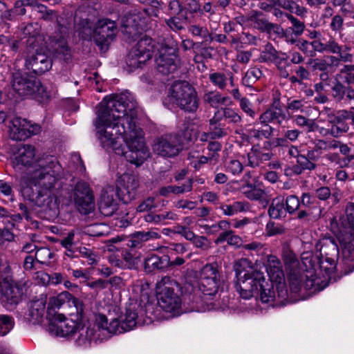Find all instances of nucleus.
Listing matches in <instances>:
<instances>
[{
  "label": "nucleus",
  "instance_id": "1",
  "mask_svg": "<svg viewBox=\"0 0 354 354\" xmlns=\"http://www.w3.org/2000/svg\"><path fill=\"white\" fill-rule=\"evenodd\" d=\"M138 104L129 92L105 97L100 103L95 125L102 147L141 165L149 157L143 132L137 126Z\"/></svg>",
  "mask_w": 354,
  "mask_h": 354
},
{
  "label": "nucleus",
  "instance_id": "2",
  "mask_svg": "<svg viewBox=\"0 0 354 354\" xmlns=\"http://www.w3.org/2000/svg\"><path fill=\"white\" fill-rule=\"evenodd\" d=\"M63 176V168L59 172H51L45 176L39 174L38 177L32 178L30 183L21 186L22 194L41 211L55 216L57 214L62 196L60 180Z\"/></svg>",
  "mask_w": 354,
  "mask_h": 354
},
{
  "label": "nucleus",
  "instance_id": "3",
  "mask_svg": "<svg viewBox=\"0 0 354 354\" xmlns=\"http://www.w3.org/2000/svg\"><path fill=\"white\" fill-rule=\"evenodd\" d=\"M152 309L151 304L148 303L142 306L138 301L131 302L120 320L113 319L109 322L105 315L99 313L95 315V324L100 330L109 334L122 333L133 329L136 326L151 323Z\"/></svg>",
  "mask_w": 354,
  "mask_h": 354
},
{
  "label": "nucleus",
  "instance_id": "4",
  "mask_svg": "<svg viewBox=\"0 0 354 354\" xmlns=\"http://www.w3.org/2000/svg\"><path fill=\"white\" fill-rule=\"evenodd\" d=\"M16 163L30 168L20 180V185L30 183L32 178L38 177L39 174L44 176L51 172H59L62 168L59 162L53 156L36 153L35 147L24 145L18 151L15 158Z\"/></svg>",
  "mask_w": 354,
  "mask_h": 354
},
{
  "label": "nucleus",
  "instance_id": "5",
  "mask_svg": "<svg viewBox=\"0 0 354 354\" xmlns=\"http://www.w3.org/2000/svg\"><path fill=\"white\" fill-rule=\"evenodd\" d=\"M315 255L311 251L302 252L301 259L306 270H316L319 268L329 275L336 268L339 256L338 246L332 238H323L316 244Z\"/></svg>",
  "mask_w": 354,
  "mask_h": 354
},
{
  "label": "nucleus",
  "instance_id": "6",
  "mask_svg": "<svg viewBox=\"0 0 354 354\" xmlns=\"http://www.w3.org/2000/svg\"><path fill=\"white\" fill-rule=\"evenodd\" d=\"M169 97L181 109L194 113L198 108L199 99L194 87L186 81L175 82L169 88Z\"/></svg>",
  "mask_w": 354,
  "mask_h": 354
},
{
  "label": "nucleus",
  "instance_id": "7",
  "mask_svg": "<svg viewBox=\"0 0 354 354\" xmlns=\"http://www.w3.org/2000/svg\"><path fill=\"white\" fill-rule=\"evenodd\" d=\"M11 84L13 90L20 96L36 95L42 99L50 97L49 93L39 80L20 71L13 73Z\"/></svg>",
  "mask_w": 354,
  "mask_h": 354
},
{
  "label": "nucleus",
  "instance_id": "8",
  "mask_svg": "<svg viewBox=\"0 0 354 354\" xmlns=\"http://www.w3.org/2000/svg\"><path fill=\"white\" fill-rule=\"evenodd\" d=\"M157 48L156 42L145 35L127 55L125 62L128 70L131 71L145 64L149 60Z\"/></svg>",
  "mask_w": 354,
  "mask_h": 354
},
{
  "label": "nucleus",
  "instance_id": "9",
  "mask_svg": "<svg viewBox=\"0 0 354 354\" xmlns=\"http://www.w3.org/2000/svg\"><path fill=\"white\" fill-rule=\"evenodd\" d=\"M83 315L84 313L80 316V315L77 313L76 320L72 318H66L62 314L55 315L49 324L48 331L56 336L69 337L76 333H79L80 336H82L85 332V328L81 322ZM86 333V335L84 339L88 338L87 330Z\"/></svg>",
  "mask_w": 354,
  "mask_h": 354
},
{
  "label": "nucleus",
  "instance_id": "10",
  "mask_svg": "<svg viewBox=\"0 0 354 354\" xmlns=\"http://www.w3.org/2000/svg\"><path fill=\"white\" fill-rule=\"evenodd\" d=\"M153 54L156 56L157 70L163 75L174 73L178 66L176 48L157 42Z\"/></svg>",
  "mask_w": 354,
  "mask_h": 354
},
{
  "label": "nucleus",
  "instance_id": "11",
  "mask_svg": "<svg viewBox=\"0 0 354 354\" xmlns=\"http://www.w3.org/2000/svg\"><path fill=\"white\" fill-rule=\"evenodd\" d=\"M20 289L14 283L10 269L0 270V301L7 308H11L20 300Z\"/></svg>",
  "mask_w": 354,
  "mask_h": 354
},
{
  "label": "nucleus",
  "instance_id": "12",
  "mask_svg": "<svg viewBox=\"0 0 354 354\" xmlns=\"http://www.w3.org/2000/svg\"><path fill=\"white\" fill-rule=\"evenodd\" d=\"M346 218L348 225V240L344 239L342 244V255L344 265L348 270L345 273L354 270V203H348L345 209Z\"/></svg>",
  "mask_w": 354,
  "mask_h": 354
},
{
  "label": "nucleus",
  "instance_id": "13",
  "mask_svg": "<svg viewBox=\"0 0 354 354\" xmlns=\"http://www.w3.org/2000/svg\"><path fill=\"white\" fill-rule=\"evenodd\" d=\"M221 286L220 275L216 265L206 264L201 270L198 289L204 296L212 297L218 292Z\"/></svg>",
  "mask_w": 354,
  "mask_h": 354
},
{
  "label": "nucleus",
  "instance_id": "14",
  "mask_svg": "<svg viewBox=\"0 0 354 354\" xmlns=\"http://www.w3.org/2000/svg\"><path fill=\"white\" fill-rule=\"evenodd\" d=\"M41 127L37 124L21 117H15L9 121L8 135L13 140H24L41 131Z\"/></svg>",
  "mask_w": 354,
  "mask_h": 354
},
{
  "label": "nucleus",
  "instance_id": "15",
  "mask_svg": "<svg viewBox=\"0 0 354 354\" xmlns=\"http://www.w3.org/2000/svg\"><path fill=\"white\" fill-rule=\"evenodd\" d=\"M182 149L181 142L176 134H165L153 141V153L163 158H173L178 155Z\"/></svg>",
  "mask_w": 354,
  "mask_h": 354
},
{
  "label": "nucleus",
  "instance_id": "16",
  "mask_svg": "<svg viewBox=\"0 0 354 354\" xmlns=\"http://www.w3.org/2000/svg\"><path fill=\"white\" fill-rule=\"evenodd\" d=\"M266 270L270 281L276 283V289L278 291V297L280 301L288 298V290L282 281L284 279V274L282 264L280 260L274 255L267 257Z\"/></svg>",
  "mask_w": 354,
  "mask_h": 354
},
{
  "label": "nucleus",
  "instance_id": "17",
  "mask_svg": "<svg viewBox=\"0 0 354 354\" xmlns=\"http://www.w3.org/2000/svg\"><path fill=\"white\" fill-rule=\"evenodd\" d=\"M351 50H345L340 53H336L337 57L334 55H326L322 58L312 59L308 64L311 65L313 71L320 72L330 71L333 67L337 68L341 62L351 63L354 60L353 55L350 53Z\"/></svg>",
  "mask_w": 354,
  "mask_h": 354
},
{
  "label": "nucleus",
  "instance_id": "18",
  "mask_svg": "<svg viewBox=\"0 0 354 354\" xmlns=\"http://www.w3.org/2000/svg\"><path fill=\"white\" fill-rule=\"evenodd\" d=\"M75 204L79 212L88 214L93 211L95 203L93 193L88 185L84 182H78L74 189Z\"/></svg>",
  "mask_w": 354,
  "mask_h": 354
},
{
  "label": "nucleus",
  "instance_id": "19",
  "mask_svg": "<svg viewBox=\"0 0 354 354\" xmlns=\"http://www.w3.org/2000/svg\"><path fill=\"white\" fill-rule=\"evenodd\" d=\"M139 186L138 178L133 174H124L117 180L116 193L125 203L135 198Z\"/></svg>",
  "mask_w": 354,
  "mask_h": 354
},
{
  "label": "nucleus",
  "instance_id": "20",
  "mask_svg": "<svg viewBox=\"0 0 354 354\" xmlns=\"http://www.w3.org/2000/svg\"><path fill=\"white\" fill-rule=\"evenodd\" d=\"M263 274L262 272H253L250 276L237 279L235 287L243 299H249L255 292H259V283L263 279Z\"/></svg>",
  "mask_w": 354,
  "mask_h": 354
},
{
  "label": "nucleus",
  "instance_id": "21",
  "mask_svg": "<svg viewBox=\"0 0 354 354\" xmlns=\"http://www.w3.org/2000/svg\"><path fill=\"white\" fill-rule=\"evenodd\" d=\"M181 303L180 297L170 287H165L158 291V304L163 310L179 315Z\"/></svg>",
  "mask_w": 354,
  "mask_h": 354
},
{
  "label": "nucleus",
  "instance_id": "22",
  "mask_svg": "<svg viewBox=\"0 0 354 354\" xmlns=\"http://www.w3.org/2000/svg\"><path fill=\"white\" fill-rule=\"evenodd\" d=\"M117 195L115 189L112 185H107L102 189L98 203L102 214L105 216H111L117 211L118 207V203L115 198Z\"/></svg>",
  "mask_w": 354,
  "mask_h": 354
},
{
  "label": "nucleus",
  "instance_id": "23",
  "mask_svg": "<svg viewBox=\"0 0 354 354\" xmlns=\"http://www.w3.org/2000/svg\"><path fill=\"white\" fill-rule=\"evenodd\" d=\"M26 66L35 74L40 75L50 70L52 60L46 54L37 51L27 57Z\"/></svg>",
  "mask_w": 354,
  "mask_h": 354
},
{
  "label": "nucleus",
  "instance_id": "24",
  "mask_svg": "<svg viewBox=\"0 0 354 354\" xmlns=\"http://www.w3.org/2000/svg\"><path fill=\"white\" fill-rule=\"evenodd\" d=\"M66 301H68L70 306L73 305L75 307L76 313L82 316L84 313V305L82 301L73 297L68 292H62L58 296L51 297L48 303L47 313L51 314L52 309L59 308L64 304Z\"/></svg>",
  "mask_w": 354,
  "mask_h": 354
},
{
  "label": "nucleus",
  "instance_id": "25",
  "mask_svg": "<svg viewBox=\"0 0 354 354\" xmlns=\"http://www.w3.org/2000/svg\"><path fill=\"white\" fill-rule=\"evenodd\" d=\"M117 32L116 24L109 19H102L97 21L95 28V37L97 42L105 44L112 40Z\"/></svg>",
  "mask_w": 354,
  "mask_h": 354
},
{
  "label": "nucleus",
  "instance_id": "26",
  "mask_svg": "<svg viewBox=\"0 0 354 354\" xmlns=\"http://www.w3.org/2000/svg\"><path fill=\"white\" fill-rule=\"evenodd\" d=\"M46 297L41 295L39 298L32 300L28 311L24 315L25 319L33 324L41 322L46 310Z\"/></svg>",
  "mask_w": 354,
  "mask_h": 354
},
{
  "label": "nucleus",
  "instance_id": "27",
  "mask_svg": "<svg viewBox=\"0 0 354 354\" xmlns=\"http://www.w3.org/2000/svg\"><path fill=\"white\" fill-rule=\"evenodd\" d=\"M311 49L315 54L316 52L322 53L327 52L329 53H340L341 51L345 50H351V47L348 45H340L335 39L329 35L328 41L322 44L319 40H313L310 41Z\"/></svg>",
  "mask_w": 354,
  "mask_h": 354
},
{
  "label": "nucleus",
  "instance_id": "28",
  "mask_svg": "<svg viewBox=\"0 0 354 354\" xmlns=\"http://www.w3.org/2000/svg\"><path fill=\"white\" fill-rule=\"evenodd\" d=\"M309 272L310 273V277L300 273L298 270L290 271V286L294 292H298L302 288L308 290L313 286L315 279L313 278V273L310 271Z\"/></svg>",
  "mask_w": 354,
  "mask_h": 354
},
{
  "label": "nucleus",
  "instance_id": "29",
  "mask_svg": "<svg viewBox=\"0 0 354 354\" xmlns=\"http://www.w3.org/2000/svg\"><path fill=\"white\" fill-rule=\"evenodd\" d=\"M270 280H266L263 274V279L259 283V292H260V299L263 303H270L276 301L277 304L284 305L287 298L283 301H280L278 297V291L277 293L274 290V283Z\"/></svg>",
  "mask_w": 354,
  "mask_h": 354
},
{
  "label": "nucleus",
  "instance_id": "30",
  "mask_svg": "<svg viewBox=\"0 0 354 354\" xmlns=\"http://www.w3.org/2000/svg\"><path fill=\"white\" fill-rule=\"evenodd\" d=\"M31 8L33 10L37 12L40 15V17L48 21H56L57 23V26L59 28V31L62 33H66V28L60 25L58 21V13L57 12L49 9L46 6L37 2V1H34L33 3H31Z\"/></svg>",
  "mask_w": 354,
  "mask_h": 354
},
{
  "label": "nucleus",
  "instance_id": "31",
  "mask_svg": "<svg viewBox=\"0 0 354 354\" xmlns=\"http://www.w3.org/2000/svg\"><path fill=\"white\" fill-rule=\"evenodd\" d=\"M272 156V153L265 152L259 145H254L248 153V165L252 167H259L270 160Z\"/></svg>",
  "mask_w": 354,
  "mask_h": 354
},
{
  "label": "nucleus",
  "instance_id": "32",
  "mask_svg": "<svg viewBox=\"0 0 354 354\" xmlns=\"http://www.w3.org/2000/svg\"><path fill=\"white\" fill-rule=\"evenodd\" d=\"M328 122L330 124V127L324 130V135L330 134L334 138H338L349 129L348 125L334 113L328 114Z\"/></svg>",
  "mask_w": 354,
  "mask_h": 354
},
{
  "label": "nucleus",
  "instance_id": "33",
  "mask_svg": "<svg viewBox=\"0 0 354 354\" xmlns=\"http://www.w3.org/2000/svg\"><path fill=\"white\" fill-rule=\"evenodd\" d=\"M169 256L159 257L157 254H151L145 260V270L147 272L154 270H165L168 268Z\"/></svg>",
  "mask_w": 354,
  "mask_h": 354
},
{
  "label": "nucleus",
  "instance_id": "34",
  "mask_svg": "<svg viewBox=\"0 0 354 354\" xmlns=\"http://www.w3.org/2000/svg\"><path fill=\"white\" fill-rule=\"evenodd\" d=\"M209 80L214 86L221 90L225 89L228 82L231 86H234V75L231 72H212L209 75Z\"/></svg>",
  "mask_w": 354,
  "mask_h": 354
},
{
  "label": "nucleus",
  "instance_id": "35",
  "mask_svg": "<svg viewBox=\"0 0 354 354\" xmlns=\"http://www.w3.org/2000/svg\"><path fill=\"white\" fill-rule=\"evenodd\" d=\"M286 119V115L281 108L275 107L263 112L259 117L260 123L273 122L281 125Z\"/></svg>",
  "mask_w": 354,
  "mask_h": 354
},
{
  "label": "nucleus",
  "instance_id": "36",
  "mask_svg": "<svg viewBox=\"0 0 354 354\" xmlns=\"http://www.w3.org/2000/svg\"><path fill=\"white\" fill-rule=\"evenodd\" d=\"M218 208L225 216H232L240 212H248L250 205L245 201H234L231 204L221 203Z\"/></svg>",
  "mask_w": 354,
  "mask_h": 354
},
{
  "label": "nucleus",
  "instance_id": "37",
  "mask_svg": "<svg viewBox=\"0 0 354 354\" xmlns=\"http://www.w3.org/2000/svg\"><path fill=\"white\" fill-rule=\"evenodd\" d=\"M286 212L283 197L279 196L273 198L268 211L269 216L273 219H279L285 217Z\"/></svg>",
  "mask_w": 354,
  "mask_h": 354
},
{
  "label": "nucleus",
  "instance_id": "38",
  "mask_svg": "<svg viewBox=\"0 0 354 354\" xmlns=\"http://www.w3.org/2000/svg\"><path fill=\"white\" fill-rule=\"evenodd\" d=\"M250 20L253 22V26L255 28L266 32H271L272 31L279 32L281 30L277 24L269 22V21L264 18L260 17L258 13H255L250 17Z\"/></svg>",
  "mask_w": 354,
  "mask_h": 354
},
{
  "label": "nucleus",
  "instance_id": "39",
  "mask_svg": "<svg viewBox=\"0 0 354 354\" xmlns=\"http://www.w3.org/2000/svg\"><path fill=\"white\" fill-rule=\"evenodd\" d=\"M234 270L237 279L252 275L253 272H261L252 267V263L247 259L242 258L234 263Z\"/></svg>",
  "mask_w": 354,
  "mask_h": 354
},
{
  "label": "nucleus",
  "instance_id": "40",
  "mask_svg": "<svg viewBox=\"0 0 354 354\" xmlns=\"http://www.w3.org/2000/svg\"><path fill=\"white\" fill-rule=\"evenodd\" d=\"M261 127H259V123L255 124L254 127L249 130V134L252 138L257 140L269 138L272 136L274 129L267 123H261Z\"/></svg>",
  "mask_w": 354,
  "mask_h": 354
},
{
  "label": "nucleus",
  "instance_id": "41",
  "mask_svg": "<svg viewBox=\"0 0 354 354\" xmlns=\"http://www.w3.org/2000/svg\"><path fill=\"white\" fill-rule=\"evenodd\" d=\"M282 258L288 270L290 271L297 270L299 261L295 252L287 245L283 247Z\"/></svg>",
  "mask_w": 354,
  "mask_h": 354
},
{
  "label": "nucleus",
  "instance_id": "42",
  "mask_svg": "<svg viewBox=\"0 0 354 354\" xmlns=\"http://www.w3.org/2000/svg\"><path fill=\"white\" fill-rule=\"evenodd\" d=\"M242 193L250 200L260 201L263 198L265 192L252 183H247L241 188Z\"/></svg>",
  "mask_w": 354,
  "mask_h": 354
},
{
  "label": "nucleus",
  "instance_id": "43",
  "mask_svg": "<svg viewBox=\"0 0 354 354\" xmlns=\"http://www.w3.org/2000/svg\"><path fill=\"white\" fill-rule=\"evenodd\" d=\"M203 101L210 106L217 108L220 105L225 104L228 97L223 96L218 91H208L203 95Z\"/></svg>",
  "mask_w": 354,
  "mask_h": 354
},
{
  "label": "nucleus",
  "instance_id": "44",
  "mask_svg": "<svg viewBox=\"0 0 354 354\" xmlns=\"http://www.w3.org/2000/svg\"><path fill=\"white\" fill-rule=\"evenodd\" d=\"M187 21V17L180 16L179 15H171L165 19V23L167 28L174 32L180 31L185 29Z\"/></svg>",
  "mask_w": 354,
  "mask_h": 354
},
{
  "label": "nucleus",
  "instance_id": "45",
  "mask_svg": "<svg viewBox=\"0 0 354 354\" xmlns=\"http://www.w3.org/2000/svg\"><path fill=\"white\" fill-rule=\"evenodd\" d=\"M227 241V243L234 247H241L242 245V239L238 236L234 234L233 231L223 232L219 234L216 240V243H222Z\"/></svg>",
  "mask_w": 354,
  "mask_h": 354
},
{
  "label": "nucleus",
  "instance_id": "46",
  "mask_svg": "<svg viewBox=\"0 0 354 354\" xmlns=\"http://www.w3.org/2000/svg\"><path fill=\"white\" fill-rule=\"evenodd\" d=\"M131 20L136 24L131 26L128 25L127 28V32H128L132 36V37L136 39L134 37L137 35H141L147 26L144 23H140L142 21L141 17L140 15L133 16Z\"/></svg>",
  "mask_w": 354,
  "mask_h": 354
},
{
  "label": "nucleus",
  "instance_id": "47",
  "mask_svg": "<svg viewBox=\"0 0 354 354\" xmlns=\"http://www.w3.org/2000/svg\"><path fill=\"white\" fill-rule=\"evenodd\" d=\"M262 76V72L259 68L252 67L248 70L243 77V83L247 86H250Z\"/></svg>",
  "mask_w": 354,
  "mask_h": 354
},
{
  "label": "nucleus",
  "instance_id": "48",
  "mask_svg": "<svg viewBox=\"0 0 354 354\" xmlns=\"http://www.w3.org/2000/svg\"><path fill=\"white\" fill-rule=\"evenodd\" d=\"M84 232L89 236H102L108 233V227L103 223H93L85 227Z\"/></svg>",
  "mask_w": 354,
  "mask_h": 354
},
{
  "label": "nucleus",
  "instance_id": "49",
  "mask_svg": "<svg viewBox=\"0 0 354 354\" xmlns=\"http://www.w3.org/2000/svg\"><path fill=\"white\" fill-rule=\"evenodd\" d=\"M15 326L14 318L8 315H0V336L7 335Z\"/></svg>",
  "mask_w": 354,
  "mask_h": 354
},
{
  "label": "nucleus",
  "instance_id": "50",
  "mask_svg": "<svg viewBox=\"0 0 354 354\" xmlns=\"http://www.w3.org/2000/svg\"><path fill=\"white\" fill-rule=\"evenodd\" d=\"M330 93L333 99L335 102H342L344 100L346 87L340 82L336 81L330 88Z\"/></svg>",
  "mask_w": 354,
  "mask_h": 354
},
{
  "label": "nucleus",
  "instance_id": "51",
  "mask_svg": "<svg viewBox=\"0 0 354 354\" xmlns=\"http://www.w3.org/2000/svg\"><path fill=\"white\" fill-rule=\"evenodd\" d=\"M306 104V102L304 100L289 99L287 102L286 109L290 115L297 112L304 113L307 108Z\"/></svg>",
  "mask_w": 354,
  "mask_h": 354
},
{
  "label": "nucleus",
  "instance_id": "52",
  "mask_svg": "<svg viewBox=\"0 0 354 354\" xmlns=\"http://www.w3.org/2000/svg\"><path fill=\"white\" fill-rule=\"evenodd\" d=\"M278 51L273 47L271 44H267L263 50L261 52L259 59L263 62H272L276 58Z\"/></svg>",
  "mask_w": 354,
  "mask_h": 354
},
{
  "label": "nucleus",
  "instance_id": "53",
  "mask_svg": "<svg viewBox=\"0 0 354 354\" xmlns=\"http://www.w3.org/2000/svg\"><path fill=\"white\" fill-rule=\"evenodd\" d=\"M209 131L212 138L215 139H219L223 138L227 135V129L224 126L221 125V123H215L209 122Z\"/></svg>",
  "mask_w": 354,
  "mask_h": 354
},
{
  "label": "nucleus",
  "instance_id": "54",
  "mask_svg": "<svg viewBox=\"0 0 354 354\" xmlns=\"http://www.w3.org/2000/svg\"><path fill=\"white\" fill-rule=\"evenodd\" d=\"M33 0H18L15 2V6L12 9L10 10L12 15V20L15 16H22L26 12L25 6H29L31 7V3H33Z\"/></svg>",
  "mask_w": 354,
  "mask_h": 354
},
{
  "label": "nucleus",
  "instance_id": "55",
  "mask_svg": "<svg viewBox=\"0 0 354 354\" xmlns=\"http://www.w3.org/2000/svg\"><path fill=\"white\" fill-rule=\"evenodd\" d=\"M55 51L58 55H63L64 59H68L70 57V50L68 47L67 42L62 36L55 44Z\"/></svg>",
  "mask_w": 354,
  "mask_h": 354
},
{
  "label": "nucleus",
  "instance_id": "56",
  "mask_svg": "<svg viewBox=\"0 0 354 354\" xmlns=\"http://www.w3.org/2000/svg\"><path fill=\"white\" fill-rule=\"evenodd\" d=\"M225 171L236 176L240 174L243 169V164L236 159H230L225 162Z\"/></svg>",
  "mask_w": 354,
  "mask_h": 354
},
{
  "label": "nucleus",
  "instance_id": "57",
  "mask_svg": "<svg viewBox=\"0 0 354 354\" xmlns=\"http://www.w3.org/2000/svg\"><path fill=\"white\" fill-rule=\"evenodd\" d=\"M291 118L297 126L305 128L308 131H313L314 123L312 120L301 115H292Z\"/></svg>",
  "mask_w": 354,
  "mask_h": 354
},
{
  "label": "nucleus",
  "instance_id": "58",
  "mask_svg": "<svg viewBox=\"0 0 354 354\" xmlns=\"http://www.w3.org/2000/svg\"><path fill=\"white\" fill-rule=\"evenodd\" d=\"M53 253L48 248H41L36 251L35 259L41 264H47L53 257Z\"/></svg>",
  "mask_w": 354,
  "mask_h": 354
},
{
  "label": "nucleus",
  "instance_id": "59",
  "mask_svg": "<svg viewBox=\"0 0 354 354\" xmlns=\"http://www.w3.org/2000/svg\"><path fill=\"white\" fill-rule=\"evenodd\" d=\"M286 209L287 212L292 214L295 213L299 207L300 200L295 195L288 196L285 200Z\"/></svg>",
  "mask_w": 354,
  "mask_h": 354
},
{
  "label": "nucleus",
  "instance_id": "60",
  "mask_svg": "<svg viewBox=\"0 0 354 354\" xmlns=\"http://www.w3.org/2000/svg\"><path fill=\"white\" fill-rule=\"evenodd\" d=\"M157 207L156 199L154 197H147L143 200L137 207L136 209L138 212H145L151 211L152 209Z\"/></svg>",
  "mask_w": 354,
  "mask_h": 354
},
{
  "label": "nucleus",
  "instance_id": "61",
  "mask_svg": "<svg viewBox=\"0 0 354 354\" xmlns=\"http://www.w3.org/2000/svg\"><path fill=\"white\" fill-rule=\"evenodd\" d=\"M285 230L281 225L276 224L273 221H269L266 226V232L269 236L281 234Z\"/></svg>",
  "mask_w": 354,
  "mask_h": 354
},
{
  "label": "nucleus",
  "instance_id": "62",
  "mask_svg": "<svg viewBox=\"0 0 354 354\" xmlns=\"http://www.w3.org/2000/svg\"><path fill=\"white\" fill-rule=\"evenodd\" d=\"M189 31L193 35L200 37L205 41H208V39H210V33L205 27L196 25L192 26L189 28Z\"/></svg>",
  "mask_w": 354,
  "mask_h": 354
},
{
  "label": "nucleus",
  "instance_id": "63",
  "mask_svg": "<svg viewBox=\"0 0 354 354\" xmlns=\"http://www.w3.org/2000/svg\"><path fill=\"white\" fill-rule=\"evenodd\" d=\"M337 141L335 140H319L315 143L317 150L330 151L336 149Z\"/></svg>",
  "mask_w": 354,
  "mask_h": 354
},
{
  "label": "nucleus",
  "instance_id": "64",
  "mask_svg": "<svg viewBox=\"0 0 354 354\" xmlns=\"http://www.w3.org/2000/svg\"><path fill=\"white\" fill-rule=\"evenodd\" d=\"M192 243L196 248L203 250H207L211 247V241L204 236L196 235Z\"/></svg>",
  "mask_w": 354,
  "mask_h": 354
}]
</instances>
